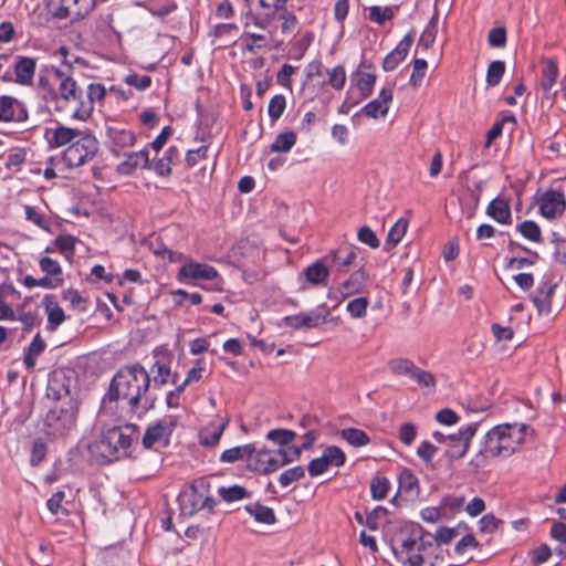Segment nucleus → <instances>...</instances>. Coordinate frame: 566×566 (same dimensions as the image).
Wrapping results in <instances>:
<instances>
[{
  "mask_svg": "<svg viewBox=\"0 0 566 566\" xmlns=\"http://www.w3.org/2000/svg\"><path fill=\"white\" fill-rule=\"evenodd\" d=\"M45 346V342L38 333L32 339L31 344L28 346L24 354L23 363L28 370H33L36 364V359L44 352Z\"/></svg>",
  "mask_w": 566,
  "mask_h": 566,
  "instance_id": "obj_32",
  "label": "nucleus"
},
{
  "mask_svg": "<svg viewBox=\"0 0 566 566\" xmlns=\"http://www.w3.org/2000/svg\"><path fill=\"white\" fill-rule=\"evenodd\" d=\"M505 73V63L496 60L489 64L485 82L489 86H496Z\"/></svg>",
  "mask_w": 566,
  "mask_h": 566,
  "instance_id": "obj_41",
  "label": "nucleus"
},
{
  "mask_svg": "<svg viewBox=\"0 0 566 566\" xmlns=\"http://www.w3.org/2000/svg\"><path fill=\"white\" fill-rule=\"evenodd\" d=\"M357 258V248L354 245L343 247L333 251L326 259H331L338 272H346Z\"/></svg>",
  "mask_w": 566,
  "mask_h": 566,
  "instance_id": "obj_27",
  "label": "nucleus"
},
{
  "mask_svg": "<svg viewBox=\"0 0 566 566\" xmlns=\"http://www.w3.org/2000/svg\"><path fill=\"white\" fill-rule=\"evenodd\" d=\"M209 483L205 480L196 481L189 491L179 496L180 510L184 515L192 516L202 510L213 511L216 500L209 494Z\"/></svg>",
  "mask_w": 566,
  "mask_h": 566,
  "instance_id": "obj_6",
  "label": "nucleus"
},
{
  "mask_svg": "<svg viewBox=\"0 0 566 566\" xmlns=\"http://www.w3.org/2000/svg\"><path fill=\"white\" fill-rule=\"evenodd\" d=\"M458 532L455 528L449 527H439L433 535V539L436 542V546L433 547L431 543H427V555L429 554V549H432L430 554H434V562L430 563L431 566H444V557L442 555V551L439 549L441 544H449Z\"/></svg>",
  "mask_w": 566,
  "mask_h": 566,
  "instance_id": "obj_20",
  "label": "nucleus"
},
{
  "mask_svg": "<svg viewBox=\"0 0 566 566\" xmlns=\"http://www.w3.org/2000/svg\"><path fill=\"white\" fill-rule=\"evenodd\" d=\"M179 153L176 147H169L164 156L158 159L154 169L159 176H168L171 172V164L178 157Z\"/></svg>",
  "mask_w": 566,
  "mask_h": 566,
  "instance_id": "obj_35",
  "label": "nucleus"
},
{
  "mask_svg": "<svg viewBox=\"0 0 566 566\" xmlns=\"http://www.w3.org/2000/svg\"><path fill=\"white\" fill-rule=\"evenodd\" d=\"M518 232L530 241L538 242L541 240V229L536 222L525 220L517 226Z\"/></svg>",
  "mask_w": 566,
  "mask_h": 566,
  "instance_id": "obj_49",
  "label": "nucleus"
},
{
  "mask_svg": "<svg viewBox=\"0 0 566 566\" xmlns=\"http://www.w3.org/2000/svg\"><path fill=\"white\" fill-rule=\"evenodd\" d=\"M177 426V420L174 417H166L158 420L146 429L143 437V446L146 449L155 447L157 443L166 441Z\"/></svg>",
  "mask_w": 566,
  "mask_h": 566,
  "instance_id": "obj_14",
  "label": "nucleus"
},
{
  "mask_svg": "<svg viewBox=\"0 0 566 566\" xmlns=\"http://www.w3.org/2000/svg\"><path fill=\"white\" fill-rule=\"evenodd\" d=\"M566 209L564 193L555 190L545 191L539 199V212L546 219L560 217Z\"/></svg>",
  "mask_w": 566,
  "mask_h": 566,
  "instance_id": "obj_15",
  "label": "nucleus"
},
{
  "mask_svg": "<svg viewBox=\"0 0 566 566\" xmlns=\"http://www.w3.org/2000/svg\"><path fill=\"white\" fill-rule=\"evenodd\" d=\"M46 424L52 428L54 434H64L75 422L73 412L62 408H53L46 415Z\"/></svg>",
  "mask_w": 566,
  "mask_h": 566,
  "instance_id": "obj_19",
  "label": "nucleus"
},
{
  "mask_svg": "<svg viewBox=\"0 0 566 566\" xmlns=\"http://www.w3.org/2000/svg\"><path fill=\"white\" fill-rule=\"evenodd\" d=\"M375 82L376 76L373 73L358 72L356 74V84L363 98H366L371 94Z\"/></svg>",
  "mask_w": 566,
  "mask_h": 566,
  "instance_id": "obj_44",
  "label": "nucleus"
},
{
  "mask_svg": "<svg viewBox=\"0 0 566 566\" xmlns=\"http://www.w3.org/2000/svg\"><path fill=\"white\" fill-rule=\"evenodd\" d=\"M40 269L45 272L48 275L53 277H62V269L60 263L56 260H53L49 256H43L39 261Z\"/></svg>",
  "mask_w": 566,
  "mask_h": 566,
  "instance_id": "obj_57",
  "label": "nucleus"
},
{
  "mask_svg": "<svg viewBox=\"0 0 566 566\" xmlns=\"http://www.w3.org/2000/svg\"><path fill=\"white\" fill-rule=\"evenodd\" d=\"M150 376L140 365L120 368L112 379L107 394L109 400L126 402L128 412L142 417L154 407L155 398L149 395Z\"/></svg>",
  "mask_w": 566,
  "mask_h": 566,
  "instance_id": "obj_1",
  "label": "nucleus"
},
{
  "mask_svg": "<svg viewBox=\"0 0 566 566\" xmlns=\"http://www.w3.org/2000/svg\"><path fill=\"white\" fill-rule=\"evenodd\" d=\"M218 277L219 273L213 266L199 262H188L177 273V280L185 284H195L197 281H216Z\"/></svg>",
  "mask_w": 566,
  "mask_h": 566,
  "instance_id": "obj_9",
  "label": "nucleus"
},
{
  "mask_svg": "<svg viewBox=\"0 0 566 566\" xmlns=\"http://www.w3.org/2000/svg\"><path fill=\"white\" fill-rule=\"evenodd\" d=\"M329 315V311L325 305L318 306L307 313H300L296 315L285 316L283 321L285 325L292 327L294 329L298 328H316L323 325L327 316Z\"/></svg>",
  "mask_w": 566,
  "mask_h": 566,
  "instance_id": "obj_11",
  "label": "nucleus"
},
{
  "mask_svg": "<svg viewBox=\"0 0 566 566\" xmlns=\"http://www.w3.org/2000/svg\"><path fill=\"white\" fill-rule=\"evenodd\" d=\"M398 493L407 501H413L420 494V484L416 475L409 470L403 469L398 479Z\"/></svg>",
  "mask_w": 566,
  "mask_h": 566,
  "instance_id": "obj_23",
  "label": "nucleus"
},
{
  "mask_svg": "<svg viewBox=\"0 0 566 566\" xmlns=\"http://www.w3.org/2000/svg\"><path fill=\"white\" fill-rule=\"evenodd\" d=\"M412 43L413 38L411 34H406L395 48V50L386 55L382 62V69L386 72L394 71L399 65V63L406 59L410 48L412 46Z\"/></svg>",
  "mask_w": 566,
  "mask_h": 566,
  "instance_id": "obj_22",
  "label": "nucleus"
},
{
  "mask_svg": "<svg viewBox=\"0 0 566 566\" xmlns=\"http://www.w3.org/2000/svg\"><path fill=\"white\" fill-rule=\"evenodd\" d=\"M424 532L420 525L407 526L395 539V554L403 566H421L423 557L421 554L424 547L422 541Z\"/></svg>",
  "mask_w": 566,
  "mask_h": 566,
  "instance_id": "obj_4",
  "label": "nucleus"
},
{
  "mask_svg": "<svg viewBox=\"0 0 566 566\" xmlns=\"http://www.w3.org/2000/svg\"><path fill=\"white\" fill-rule=\"evenodd\" d=\"M106 135L109 142L111 150L116 155H119V153L125 148L132 147L136 140L132 130L116 126H108L106 129Z\"/></svg>",
  "mask_w": 566,
  "mask_h": 566,
  "instance_id": "obj_18",
  "label": "nucleus"
},
{
  "mask_svg": "<svg viewBox=\"0 0 566 566\" xmlns=\"http://www.w3.org/2000/svg\"><path fill=\"white\" fill-rule=\"evenodd\" d=\"M248 513L254 517L256 522L264 523V524H273L275 522V515L272 509L260 505V504H252L248 505L245 507Z\"/></svg>",
  "mask_w": 566,
  "mask_h": 566,
  "instance_id": "obj_36",
  "label": "nucleus"
},
{
  "mask_svg": "<svg viewBox=\"0 0 566 566\" xmlns=\"http://www.w3.org/2000/svg\"><path fill=\"white\" fill-rule=\"evenodd\" d=\"M81 136L83 135L78 129H73L65 126H57L53 132L52 143L57 147H62L67 144L71 145Z\"/></svg>",
  "mask_w": 566,
  "mask_h": 566,
  "instance_id": "obj_33",
  "label": "nucleus"
},
{
  "mask_svg": "<svg viewBox=\"0 0 566 566\" xmlns=\"http://www.w3.org/2000/svg\"><path fill=\"white\" fill-rule=\"evenodd\" d=\"M486 214L501 224L512 223L511 207L503 197L499 196L488 205Z\"/></svg>",
  "mask_w": 566,
  "mask_h": 566,
  "instance_id": "obj_25",
  "label": "nucleus"
},
{
  "mask_svg": "<svg viewBox=\"0 0 566 566\" xmlns=\"http://www.w3.org/2000/svg\"><path fill=\"white\" fill-rule=\"evenodd\" d=\"M328 75L327 84L335 90H342L346 82V72L344 66L337 65L332 70H327Z\"/></svg>",
  "mask_w": 566,
  "mask_h": 566,
  "instance_id": "obj_53",
  "label": "nucleus"
},
{
  "mask_svg": "<svg viewBox=\"0 0 566 566\" xmlns=\"http://www.w3.org/2000/svg\"><path fill=\"white\" fill-rule=\"evenodd\" d=\"M340 437L350 446L363 447L369 443V437L360 429L346 428L340 431Z\"/></svg>",
  "mask_w": 566,
  "mask_h": 566,
  "instance_id": "obj_38",
  "label": "nucleus"
},
{
  "mask_svg": "<svg viewBox=\"0 0 566 566\" xmlns=\"http://www.w3.org/2000/svg\"><path fill=\"white\" fill-rule=\"evenodd\" d=\"M244 41V50L254 53L256 50L263 49L266 45V38L260 33L244 31L242 34Z\"/></svg>",
  "mask_w": 566,
  "mask_h": 566,
  "instance_id": "obj_42",
  "label": "nucleus"
},
{
  "mask_svg": "<svg viewBox=\"0 0 566 566\" xmlns=\"http://www.w3.org/2000/svg\"><path fill=\"white\" fill-rule=\"evenodd\" d=\"M304 274L308 283L319 285L326 282L329 271L323 263L315 262L305 269Z\"/></svg>",
  "mask_w": 566,
  "mask_h": 566,
  "instance_id": "obj_34",
  "label": "nucleus"
},
{
  "mask_svg": "<svg viewBox=\"0 0 566 566\" xmlns=\"http://www.w3.org/2000/svg\"><path fill=\"white\" fill-rule=\"evenodd\" d=\"M275 12H265V13H254V12H248L247 14V21L244 23V28L248 29L251 24H253L256 28L265 30L271 20L275 17Z\"/></svg>",
  "mask_w": 566,
  "mask_h": 566,
  "instance_id": "obj_43",
  "label": "nucleus"
},
{
  "mask_svg": "<svg viewBox=\"0 0 566 566\" xmlns=\"http://www.w3.org/2000/svg\"><path fill=\"white\" fill-rule=\"evenodd\" d=\"M97 151V140L83 135L73 142L63 153L62 160L69 168L80 167L92 159Z\"/></svg>",
  "mask_w": 566,
  "mask_h": 566,
  "instance_id": "obj_7",
  "label": "nucleus"
},
{
  "mask_svg": "<svg viewBox=\"0 0 566 566\" xmlns=\"http://www.w3.org/2000/svg\"><path fill=\"white\" fill-rule=\"evenodd\" d=\"M363 286L364 284L360 280V274L354 273L339 285L338 292L343 297H348L359 293L363 290Z\"/></svg>",
  "mask_w": 566,
  "mask_h": 566,
  "instance_id": "obj_40",
  "label": "nucleus"
},
{
  "mask_svg": "<svg viewBox=\"0 0 566 566\" xmlns=\"http://www.w3.org/2000/svg\"><path fill=\"white\" fill-rule=\"evenodd\" d=\"M284 465L280 450L272 451L262 449L253 454L249 469L260 474H269Z\"/></svg>",
  "mask_w": 566,
  "mask_h": 566,
  "instance_id": "obj_12",
  "label": "nucleus"
},
{
  "mask_svg": "<svg viewBox=\"0 0 566 566\" xmlns=\"http://www.w3.org/2000/svg\"><path fill=\"white\" fill-rule=\"evenodd\" d=\"M434 419L442 426H453L459 422L460 418L454 410L443 408L434 415Z\"/></svg>",
  "mask_w": 566,
  "mask_h": 566,
  "instance_id": "obj_61",
  "label": "nucleus"
},
{
  "mask_svg": "<svg viewBox=\"0 0 566 566\" xmlns=\"http://www.w3.org/2000/svg\"><path fill=\"white\" fill-rule=\"evenodd\" d=\"M296 143V134L293 132H286L276 136L271 145V151L273 153H287Z\"/></svg>",
  "mask_w": 566,
  "mask_h": 566,
  "instance_id": "obj_39",
  "label": "nucleus"
},
{
  "mask_svg": "<svg viewBox=\"0 0 566 566\" xmlns=\"http://www.w3.org/2000/svg\"><path fill=\"white\" fill-rule=\"evenodd\" d=\"M488 42L493 48H503L506 43V31L504 28H493L488 34Z\"/></svg>",
  "mask_w": 566,
  "mask_h": 566,
  "instance_id": "obj_64",
  "label": "nucleus"
},
{
  "mask_svg": "<svg viewBox=\"0 0 566 566\" xmlns=\"http://www.w3.org/2000/svg\"><path fill=\"white\" fill-rule=\"evenodd\" d=\"M305 476V469L302 465L290 468L282 472L279 476V482L282 486L286 488L294 482L302 480Z\"/></svg>",
  "mask_w": 566,
  "mask_h": 566,
  "instance_id": "obj_46",
  "label": "nucleus"
},
{
  "mask_svg": "<svg viewBox=\"0 0 566 566\" xmlns=\"http://www.w3.org/2000/svg\"><path fill=\"white\" fill-rule=\"evenodd\" d=\"M296 437V432L290 429L276 428L266 433V439L280 447H287Z\"/></svg>",
  "mask_w": 566,
  "mask_h": 566,
  "instance_id": "obj_37",
  "label": "nucleus"
},
{
  "mask_svg": "<svg viewBox=\"0 0 566 566\" xmlns=\"http://www.w3.org/2000/svg\"><path fill=\"white\" fill-rule=\"evenodd\" d=\"M527 429L524 423H502L493 427L485 434L483 444L471 463L481 469L489 459L511 457L524 442Z\"/></svg>",
  "mask_w": 566,
  "mask_h": 566,
  "instance_id": "obj_2",
  "label": "nucleus"
},
{
  "mask_svg": "<svg viewBox=\"0 0 566 566\" xmlns=\"http://www.w3.org/2000/svg\"><path fill=\"white\" fill-rule=\"evenodd\" d=\"M424 77V59H416L413 62V71L410 75L409 84L417 88L422 84Z\"/></svg>",
  "mask_w": 566,
  "mask_h": 566,
  "instance_id": "obj_59",
  "label": "nucleus"
},
{
  "mask_svg": "<svg viewBox=\"0 0 566 566\" xmlns=\"http://www.w3.org/2000/svg\"><path fill=\"white\" fill-rule=\"evenodd\" d=\"M255 453V446L248 443L243 446L233 447L224 450L220 455V461L223 463H234L237 461H247L248 465L252 461Z\"/></svg>",
  "mask_w": 566,
  "mask_h": 566,
  "instance_id": "obj_28",
  "label": "nucleus"
},
{
  "mask_svg": "<svg viewBox=\"0 0 566 566\" xmlns=\"http://www.w3.org/2000/svg\"><path fill=\"white\" fill-rule=\"evenodd\" d=\"M389 369L397 376H407L416 379L419 384L423 382V373L419 370L410 360L403 358L391 359L388 364Z\"/></svg>",
  "mask_w": 566,
  "mask_h": 566,
  "instance_id": "obj_29",
  "label": "nucleus"
},
{
  "mask_svg": "<svg viewBox=\"0 0 566 566\" xmlns=\"http://www.w3.org/2000/svg\"><path fill=\"white\" fill-rule=\"evenodd\" d=\"M206 373L205 364L201 360H197L195 366L188 371L185 380L181 382L184 387L191 382L200 381Z\"/></svg>",
  "mask_w": 566,
  "mask_h": 566,
  "instance_id": "obj_62",
  "label": "nucleus"
},
{
  "mask_svg": "<svg viewBox=\"0 0 566 566\" xmlns=\"http://www.w3.org/2000/svg\"><path fill=\"white\" fill-rule=\"evenodd\" d=\"M155 363L153 364L149 376L155 387H161L168 382L177 385V375L171 374L170 360L171 355L164 349H156L154 352Z\"/></svg>",
  "mask_w": 566,
  "mask_h": 566,
  "instance_id": "obj_10",
  "label": "nucleus"
},
{
  "mask_svg": "<svg viewBox=\"0 0 566 566\" xmlns=\"http://www.w3.org/2000/svg\"><path fill=\"white\" fill-rule=\"evenodd\" d=\"M149 167V151L144 148L139 151L125 153L124 160L117 166V171L122 175H130L137 168Z\"/></svg>",
  "mask_w": 566,
  "mask_h": 566,
  "instance_id": "obj_21",
  "label": "nucleus"
},
{
  "mask_svg": "<svg viewBox=\"0 0 566 566\" xmlns=\"http://www.w3.org/2000/svg\"><path fill=\"white\" fill-rule=\"evenodd\" d=\"M65 497V494L63 491L55 492L46 502V506L49 511L54 514H62L67 515L69 511L62 505V502Z\"/></svg>",
  "mask_w": 566,
  "mask_h": 566,
  "instance_id": "obj_56",
  "label": "nucleus"
},
{
  "mask_svg": "<svg viewBox=\"0 0 566 566\" xmlns=\"http://www.w3.org/2000/svg\"><path fill=\"white\" fill-rule=\"evenodd\" d=\"M285 107H286V99H285L284 95H282V94L274 95L271 98V101L269 103V107H268V113H269L270 118L273 122L277 120L283 115Z\"/></svg>",
  "mask_w": 566,
  "mask_h": 566,
  "instance_id": "obj_50",
  "label": "nucleus"
},
{
  "mask_svg": "<svg viewBox=\"0 0 566 566\" xmlns=\"http://www.w3.org/2000/svg\"><path fill=\"white\" fill-rule=\"evenodd\" d=\"M36 69V60L29 56H18L14 64L15 82L21 85L32 83Z\"/></svg>",
  "mask_w": 566,
  "mask_h": 566,
  "instance_id": "obj_26",
  "label": "nucleus"
},
{
  "mask_svg": "<svg viewBox=\"0 0 566 566\" xmlns=\"http://www.w3.org/2000/svg\"><path fill=\"white\" fill-rule=\"evenodd\" d=\"M323 455L325 457L329 467H342L346 461L344 451L336 446L327 447L324 450Z\"/></svg>",
  "mask_w": 566,
  "mask_h": 566,
  "instance_id": "obj_55",
  "label": "nucleus"
},
{
  "mask_svg": "<svg viewBox=\"0 0 566 566\" xmlns=\"http://www.w3.org/2000/svg\"><path fill=\"white\" fill-rule=\"evenodd\" d=\"M408 222L405 219H399L389 230L386 244L396 247L406 234Z\"/></svg>",
  "mask_w": 566,
  "mask_h": 566,
  "instance_id": "obj_47",
  "label": "nucleus"
},
{
  "mask_svg": "<svg viewBox=\"0 0 566 566\" xmlns=\"http://www.w3.org/2000/svg\"><path fill=\"white\" fill-rule=\"evenodd\" d=\"M392 101V91L390 88H382L377 98L367 103L359 112L370 118L385 117L389 111V105Z\"/></svg>",
  "mask_w": 566,
  "mask_h": 566,
  "instance_id": "obj_17",
  "label": "nucleus"
},
{
  "mask_svg": "<svg viewBox=\"0 0 566 566\" xmlns=\"http://www.w3.org/2000/svg\"><path fill=\"white\" fill-rule=\"evenodd\" d=\"M53 76L57 83V87L50 88L49 93L55 103V108L57 111L71 108L70 112L72 113L75 107H80V102H82V90L72 76L65 74L59 69L53 71Z\"/></svg>",
  "mask_w": 566,
  "mask_h": 566,
  "instance_id": "obj_5",
  "label": "nucleus"
},
{
  "mask_svg": "<svg viewBox=\"0 0 566 566\" xmlns=\"http://www.w3.org/2000/svg\"><path fill=\"white\" fill-rule=\"evenodd\" d=\"M277 19L282 21L281 24V31L284 34H290L296 31L298 27V20L296 15L290 11H287L285 8L281 11H279Z\"/></svg>",
  "mask_w": 566,
  "mask_h": 566,
  "instance_id": "obj_48",
  "label": "nucleus"
},
{
  "mask_svg": "<svg viewBox=\"0 0 566 566\" xmlns=\"http://www.w3.org/2000/svg\"><path fill=\"white\" fill-rule=\"evenodd\" d=\"M482 418L461 427L457 432L448 434L446 457L451 461L463 458L470 449L471 441L475 436Z\"/></svg>",
  "mask_w": 566,
  "mask_h": 566,
  "instance_id": "obj_8",
  "label": "nucleus"
},
{
  "mask_svg": "<svg viewBox=\"0 0 566 566\" xmlns=\"http://www.w3.org/2000/svg\"><path fill=\"white\" fill-rule=\"evenodd\" d=\"M369 301L367 297H357L348 302L346 310L354 318H361L366 316Z\"/></svg>",
  "mask_w": 566,
  "mask_h": 566,
  "instance_id": "obj_51",
  "label": "nucleus"
},
{
  "mask_svg": "<svg viewBox=\"0 0 566 566\" xmlns=\"http://www.w3.org/2000/svg\"><path fill=\"white\" fill-rule=\"evenodd\" d=\"M558 76V66L557 62L549 59L546 60L543 64L542 76H541V87L544 94L549 97L551 90L556 83Z\"/></svg>",
  "mask_w": 566,
  "mask_h": 566,
  "instance_id": "obj_31",
  "label": "nucleus"
},
{
  "mask_svg": "<svg viewBox=\"0 0 566 566\" xmlns=\"http://www.w3.org/2000/svg\"><path fill=\"white\" fill-rule=\"evenodd\" d=\"M229 424V419L223 418L220 421H211L199 432V442L205 447H213L219 443L224 429Z\"/></svg>",
  "mask_w": 566,
  "mask_h": 566,
  "instance_id": "obj_24",
  "label": "nucleus"
},
{
  "mask_svg": "<svg viewBox=\"0 0 566 566\" xmlns=\"http://www.w3.org/2000/svg\"><path fill=\"white\" fill-rule=\"evenodd\" d=\"M46 312L48 323L52 329H55L65 319L64 311L57 304H54L53 306L46 305Z\"/></svg>",
  "mask_w": 566,
  "mask_h": 566,
  "instance_id": "obj_58",
  "label": "nucleus"
},
{
  "mask_svg": "<svg viewBox=\"0 0 566 566\" xmlns=\"http://www.w3.org/2000/svg\"><path fill=\"white\" fill-rule=\"evenodd\" d=\"M357 237L361 243L367 244L371 249L379 247V240L377 239L375 232L367 226L359 228Z\"/></svg>",
  "mask_w": 566,
  "mask_h": 566,
  "instance_id": "obj_63",
  "label": "nucleus"
},
{
  "mask_svg": "<svg viewBox=\"0 0 566 566\" xmlns=\"http://www.w3.org/2000/svg\"><path fill=\"white\" fill-rule=\"evenodd\" d=\"M554 289L555 284L549 282H543L537 286L532 300L539 313L551 312Z\"/></svg>",
  "mask_w": 566,
  "mask_h": 566,
  "instance_id": "obj_30",
  "label": "nucleus"
},
{
  "mask_svg": "<svg viewBox=\"0 0 566 566\" xmlns=\"http://www.w3.org/2000/svg\"><path fill=\"white\" fill-rule=\"evenodd\" d=\"M220 497L226 502H234L244 499L248 495L245 488L234 484L218 490Z\"/></svg>",
  "mask_w": 566,
  "mask_h": 566,
  "instance_id": "obj_45",
  "label": "nucleus"
},
{
  "mask_svg": "<svg viewBox=\"0 0 566 566\" xmlns=\"http://www.w3.org/2000/svg\"><path fill=\"white\" fill-rule=\"evenodd\" d=\"M124 82L138 91H144L150 86L151 77L149 75L128 74L125 76Z\"/></svg>",
  "mask_w": 566,
  "mask_h": 566,
  "instance_id": "obj_60",
  "label": "nucleus"
},
{
  "mask_svg": "<svg viewBox=\"0 0 566 566\" xmlns=\"http://www.w3.org/2000/svg\"><path fill=\"white\" fill-rule=\"evenodd\" d=\"M394 18V10L390 7L373 6L369 8V19L377 23L384 24Z\"/></svg>",
  "mask_w": 566,
  "mask_h": 566,
  "instance_id": "obj_52",
  "label": "nucleus"
},
{
  "mask_svg": "<svg viewBox=\"0 0 566 566\" xmlns=\"http://www.w3.org/2000/svg\"><path fill=\"white\" fill-rule=\"evenodd\" d=\"M28 119L25 106L9 95L0 96V122H24Z\"/></svg>",
  "mask_w": 566,
  "mask_h": 566,
  "instance_id": "obj_16",
  "label": "nucleus"
},
{
  "mask_svg": "<svg viewBox=\"0 0 566 566\" xmlns=\"http://www.w3.org/2000/svg\"><path fill=\"white\" fill-rule=\"evenodd\" d=\"M106 90L103 84L91 83L86 90V97L82 95V102L80 107H75L72 111V117L78 120H86L94 109L96 102H102L105 98Z\"/></svg>",
  "mask_w": 566,
  "mask_h": 566,
  "instance_id": "obj_13",
  "label": "nucleus"
},
{
  "mask_svg": "<svg viewBox=\"0 0 566 566\" xmlns=\"http://www.w3.org/2000/svg\"><path fill=\"white\" fill-rule=\"evenodd\" d=\"M136 429L137 427L130 423L112 427L102 433L92 449L106 462L127 457Z\"/></svg>",
  "mask_w": 566,
  "mask_h": 566,
  "instance_id": "obj_3",
  "label": "nucleus"
},
{
  "mask_svg": "<svg viewBox=\"0 0 566 566\" xmlns=\"http://www.w3.org/2000/svg\"><path fill=\"white\" fill-rule=\"evenodd\" d=\"M389 481L385 476H375L370 483V492L374 500H382L387 496Z\"/></svg>",
  "mask_w": 566,
  "mask_h": 566,
  "instance_id": "obj_54",
  "label": "nucleus"
}]
</instances>
